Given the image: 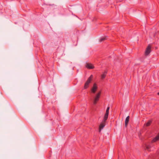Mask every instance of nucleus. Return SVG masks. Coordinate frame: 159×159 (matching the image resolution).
Here are the masks:
<instances>
[{"label": "nucleus", "instance_id": "f257e3e1", "mask_svg": "<svg viewBox=\"0 0 159 159\" xmlns=\"http://www.w3.org/2000/svg\"><path fill=\"white\" fill-rule=\"evenodd\" d=\"M93 75H91L89 77L85 83L84 88V89H86L88 88L89 87V85L90 83L93 80Z\"/></svg>", "mask_w": 159, "mask_h": 159}, {"label": "nucleus", "instance_id": "f03ea898", "mask_svg": "<svg viewBox=\"0 0 159 159\" xmlns=\"http://www.w3.org/2000/svg\"><path fill=\"white\" fill-rule=\"evenodd\" d=\"M151 46L150 45H149L145 51V54L146 56L148 55L151 52Z\"/></svg>", "mask_w": 159, "mask_h": 159}, {"label": "nucleus", "instance_id": "7ed1b4c3", "mask_svg": "<svg viewBox=\"0 0 159 159\" xmlns=\"http://www.w3.org/2000/svg\"><path fill=\"white\" fill-rule=\"evenodd\" d=\"M153 145L152 143H147L145 144L146 149L148 151L152 150Z\"/></svg>", "mask_w": 159, "mask_h": 159}, {"label": "nucleus", "instance_id": "20e7f679", "mask_svg": "<svg viewBox=\"0 0 159 159\" xmlns=\"http://www.w3.org/2000/svg\"><path fill=\"white\" fill-rule=\"evenodd\" d=\"M98 87L96 83H94L91 89V91L93 93H95L97 90Z\"/></svg>", "mask_w": 159, "mask_h": 159}, {"label": "nucleus", "instance_id": "39448f33", "mask_svg": "<svg viewBox=\"0 0 159 159\" xmlns=\"http://www.w3.org/2000/svg\"><path fill=\"white\" fill-rule=\"evenodd\" d=\"M105 126V122L102 121L99 126V131L100 132Z\"/></svg>", "mask_w": 159, "mask_h": 159}, {"label": "nucleus", "instance_id": "423d86ee", "mask_svg": "<svg viewBox=\"0 0 159 159\" xmlns=\"http://www.w3.org/2000/svg\"><path fill=\"white\" fill-rule=\"evenodd\" d=\"M86 67L89 69H93L94 68V66L91 63H87L86 65Z\"/></svg>", "mask_w": 159, "mask_h": 159}, {"label": "nucleus", "instance_id": "0eeeda50", "mask_svg": "<svg viewBox=\"0 0 159 159\" xmlns=\"http://www.w3.org/2000/svg\"><path fill=\"white\" fill-rule=\"evenodd\" d=\"M159 140V134L155 138H154L152 141V143L155 142Z\"/></svg>", "mask_w": 159, "mask_h": 159}, {"label": "nucleus", "instance_id": "6e6552de", "mask_svg": "<svg viewBox=\"0 0 159 159\" xmlns=\"http://www.w3.org/2000/svg\"><path fill=\"white\" fill-rule=\"evenodd\" d=\"M101 94V92H99L96 95L94 99H98L100 97Z\"/></svg>", "mask_w": 159, "mask_h": 159}, {"label": "nucleus", "instance_id": "1a4fd4ad", "mask_svg": "<svg viewBox=\"0 0 159 159\" xmlns=\"http://www.w3.org/2000/svg\"><path fill=\"white\" fill-rule=\"evenodd\" d=\"M108 116V114H105L102 121L105 122L107 120Z\"/></svg>", "mask_w": 159, "mask_h": 159}, {"label": "nucleus", "instance_id": "9d476101", "mask_svg": "<svg viewBox=\"0 0 159 159\" xmlns=\"http://www.w3.org/2000/svg\"><path fill=\"white\" fill-rule=\"evenodd\" d=\"M129 116H128L126 117L125 120V126H126L129 121Z\"/></svg>", "mask_w": 159, "mask_h": 159}, {"label": "nucleus", "instance_id": "9b49d317", "mask_svg": "<svg viewBox=\"0 0 159 159\" xmlns=\"http://www.w3.org/2000/svg\"><path fill=\"white\" fill-rule=\"evenodd\" d=\"M107 74V71H105L101 75V77L102 79H104L106 75Z\"/></svg>", "mask_w": 159, "mask_h": 159}, {"label": "nucleus", "instance_id": "f8f14e48", "mask_svg": "<svg viewBox=\"0 0 159 159\" xmlns=\"http://www.w3.org/2000/svg\"><path fill=\"white\" fill-rule=\"evenodd\" d=\"M107 39V36H104V37H103L102 38H101L99 39V42H102L103 41H104L106 39Z\"/></svg>", "mask_w": 159, "mask_h": 159}, {"label": "nucleus", "instance_id": "ddd939ff", "mask_svg": "<svg viewBox=\"0 0 159 159\" xmlns=\"http://www.w3.org/2000/svg\"><path fill=\"white\" fill-rule=\"evenodd\" d=\"M151 121L150 120H149L148 121L146 124V126H149L151 123Z\"/></svg>", "mask_w": 159, "mask_h": 159}, {"label": "nucleus", "instance_id": "4468645a", "mask_svg": "<svg viewBox=\"0 0 159 159\" xmlns=\"http://www.w3.org/2000/svg\"><path fill=\"white\" fill-rule=\"evenodd\" d=\"M110 109V107H108L107 109L105 114H109V111Z\"/></svg>", "mask_w": 159, "mask_h": 159}, {"label": "nucleus", "instance_id": "2eb2a0df", "mask_svg": "<svg viewBox=\"0 0 159 159\" xmlns=\"http://www.w3.org/2000/svg\"><path fill=\"white\" fill-rule=\"evenodd\" d=\"M97 100H94V104H96V102H97Z\"/></svg>", "mask_w": 159, "mask_h": 159}, {"label": "nucleus", "instance_id": "dca6fc26", "mask_svg": "<svg viewBox=\"0 0 159 159\" xmlns=\"http://www.w3.org/2000/svg\"><path fill=\"white\" fill-rule=\"evenodd\" d=\"M157 94L158 95H159V92H158Z\"/></svg>", "mask_w": 159, "mask_h": 159}]
</instances>
